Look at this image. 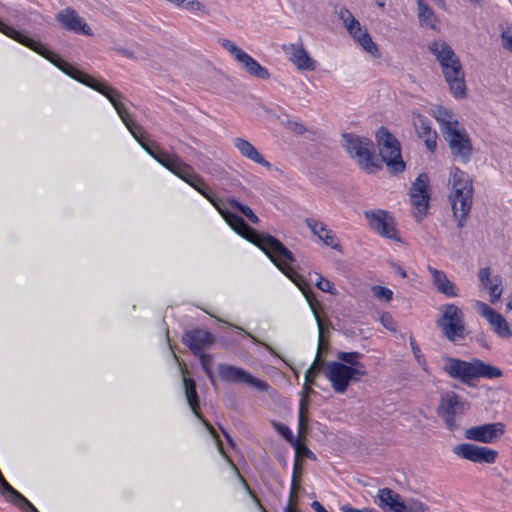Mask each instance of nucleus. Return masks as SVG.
I'll list each match as a JSON object with an SVG mask.
<instances>
[{"instance_id": "nucleus-1", "label": "nucleus", "mask_w": 512, "mask_h": 512, "mask_svg": "<svg viewBox=\"0 0 512 512\" xmlns=\"http://www.w3.org/2000/svg\"><path fill=\"white\" fill-rule=\"evenodd\" d=\"M0 32L38 53L71 78L104 95L113 105L117 114L132 136L151 157L199 192L214 206L215 209L220 205L223 200L216 197L205 183L204 179L195 172L191 165L185 163L177 154H169L161 151L157 144L150 143L143 139L141 126L132 120L121 101L123 96L117 90L109 87L104 82H100L90 75L79 71L68 62L62 60L58 54L47 49L41 42L28 37L13 27L5 24L1 20Z\"/></svg>"}, {"instance_id": "nucleus-2", "label": "nucleus", "mask_w": 512, "mask_h": 512, "mask_svg": "<svg viewBox=\"0 0 512 512\" xmlns=\"http://www.w3.org/2000/svg\"><path fill=\"white\" fill-rule=\"evenodd\" d=\"M216 210L236 233L257 245L275 266L299 287L309 302L320 325L319 317L313 305V292L310 290L303 277L297 274L290 266V264L295 262L292 252L274 236L270 234H260L251 228L242 217L230 212L224 201L220 203Z\"/></svg>"}, {"instance_id": "nucleus-3", "label": "nucleus", "mask_w": 512, "mask_h": 512, "mask_svg": "<svg viewBox=\"0 0 512 512\" xmlns=\"http://www.w3.org/2000/svg\"><path fill=\"white\" fill-rule=\"evenodd\" d=\"M428 50L439 63L453 97L466 98L465 73L461 61L452 47L446 41L439 39L429 43Z\"/></svg>"}, {"instance_id": "nucleus-4", "label": "nucleus", "mask_w": 512, "mask_h": 512, "mask_svg": "<svg viewBox=\"0 0 512 512\" xmlns=\"http://www.w3.org/2000/svg\"><path fill=\"white\" fill-rule=\"evenodd\" d=\"M443 371L453 379H458L464 384H470L473 379H494L502 376V371L480 359L464 361L453 357H445Z\"/></svg>"}, {"instance_id": "nucleus-5", "label": "nucleus", "mask_w": 512, "mask_h": 512, "mask_svg": "<svg viewBox=\"0 0 512 512\" xmlns=\"http://www.w3.org/2000/svg\"><path fill=\"white\" fill-rule=\"evenodd\" d=\"M452 192L450 201L455 218L458 219V227L462 228L472 206L473 186L470 176L458 167H453L450 172Z\"/></svg>"}, {"instance_id": "nucleus-6", "label": "nucleus", "mask_w": 512, "mask_h": 512, "mask_svg": "<svg viewBox=\"0 0 512 512\" xmlns=\"http://www.w3.org/2000/svg\"><path fill=\"white\" fill-rule=\"evenodd\" d=\"M342 139L346 152L363 170L372 173L379 168L374 158V144L370 139L353 133H344Z\"/></svg>"}, {"instance_id": "nucleus-7", "label": "nucleus", "mask_w": 512, "mask_h": 512, "mask_svg": "<svg viewBox=\"0 0 512 512\" xmlns=\"http://www.w3.org/2000/svg\"><path fill=\"white\" fill-rule=\"evenodd\" d=\"M379 155L392 174H398L405 170L406 164L401 156V145L389 130L381 126L376 133Z\"/></svg>"}, {"instance_id": "nucleus-8", "label": "nucleus", "mask_w": 512, "mask_h": 512, "mask_svg": "<svg viewBox=\"0 0 512 512\" xmlns=\"http://www.w3.org/2000/svg\"><path fill=\"white\" fill-rule=\"evenodd\" d=\"M441 315L436 324L443 336L453 343H460L466 337L464 313L455 304H445L440 308Z\"/></svg>"}, {"instance_id": "nucleus-9", "label": "nucleus", "mask_w": 512, "mask_h": 512, "mask_svg": "<svg viewBox=\"0 0 512 512\" xmlns=\"http://www.w3.org/2000/svg\"><path fill=\"white\" fill-rule=\"evenodd\" d=\"M469 408L470 405L465 399L453 391H448L441 396L436 412L445 427L453 432L459 428L458 420Z\"/></svg>"}, {"instance_id": "nucleus-10", "label": "nucleus", "mask_w": 512, "mask_h": 512, "mask_svg": "<svg viewBox=\"0 0 512 512\" xmlns=\"http://www.w3.org/2000/svg\"><path fill=\"white\" fill-rule=\"evenodd\" d=\"M338 17L342 20L349 34L366 52L370 53L375 58L380 57L378 47L373 42L368 31L361 26L360 22L347 8L341 7L338 12Z\"/></svg>"}, {"instance_id": "nucleus-11", "label": "nucleus", "mask_w": 512, "mask_h": 512, "mask_svg": "<svg viewBox=\"0 0 512 512\" xmlns=\"http://www.w3.org/2000/svg\"><path fill=\"white\" fill-rule=\"evenodd\" d=\"M325 377L330 381L333 390L339 394L345 393L351 382H357L362 378L358 370L337 361H329Z\"/></svg>"}, {"instance_id": "nucleus-12", "label": "nucleus", "mask_w": 512, "mask_h": 512, "mask_svg": "<svg viewBox=\"0 0 512 512\" xmlns=\"http://www.w3.org/2000/svg\"><path fill=\"white\" fill-rule=\"evenodd\" d=\"M452 156L463 164L472 157L473 146L469 134L464 127H457L443 135Z\"/></svg>"}, {"instance_id": "nucleus-13", "label": "nucleus", "mask_w": 512, "mask_h": 512, "mask_svg": "<svg viewBox=\"0 0 512 512\" xmlns=\"http://www.w3.org/2000/svg\"><path fill=\"white\" fill-rule=\"evenodd\" d=\"M218 374L224 382L245 383L261 392H267L269 389V385L265 381L255 378L244 369L230 364H219Z\"/></svg>"}, {"instance_id": "nucleus-14", "label": "nucleus", "mask_w": 512, "mask_h": 512, "mask_svg": "<svg viewBox=\"0 0 512 512\" xmlns=\"http://www.w3.org/2000/svg\"><path fill=\"white\" fill-rule=\"evenodd\" d=\"M452 452L459 458L471 461L473 463H495L498 452L486 446H477L472 443L457 444L452 448Z\"/></svg>"}, {"instance_id": "nucleus-15", "label": "nucleus", "mask_w": 512, "mask_h": 512, "mask_svg": "<svg viewBox=\"0 0 512 512\" xmlns=\"http://www.w3.org/2000/svg\"><path fill=\"white\" fill-rule=\"evenodd\" d=\"M364 216L372 230L380 236L398 241L397 232L392 217L384 210L374 209L364 211Z\"/></svg>"}, {"instance_id": "nucleus-16", "label": "nucleus", "mask_w": 512, "mask_h": 512, "mask_svg": "<svg viewBox=\"0 0 512 512\" xmlns=\"http://www.w3.org/2000/svg\"><path fill=\"white\" fill-rule=\"evenodd\" d=\"M504 433L505 425L502 422H494L470 427L465 430L464 437L470 441L491 444L500 439Z\"/></svg>"}, {"instance_id": "nucleus-17", "label": "nucleus", "mask_w": 512, "mask_h": 512, "mask_svg": "<svg viewBox=\"0 0 512 512\" xmlns=\"http://www.w3.org/2000/svg\"><path fill=\"white\" fill-rule=\"evenodd\" d=\"M429 177L425 173L417 176L412 183L409 191L412 206L422 216L427 214L429 208L430 195L428 193Z\"/></svg>"}, {"instance_id": "nucleus-18", "label": "nucleus", "mask_w": 512, "mask_h": 512, "mask_svg": "<svg viewBox=\"0 0 512 512\" xmlns=\"http://www.w3.org/2000/svg\"><path fill=\"white\" fill-rule=\"evenodd\" d=\"M475 309L490 324L494 333L500 338L507 339L512 336L509 323L496 310L482 301L475 302Z\"/></svg>"}, {"instance_id": "nucleus-19", "label": "nucleus", "mask_w": 512, "mask_h": 512, "mask_svg": "<svg viewBox=\"0 0 512 512\" xmlns=\"http://www.w3.org/2000/svg\"><path fill=\"white\" fill-rule=\"evenodd\" d=\"M282 50L297 69L312 71L316 68V62L308 55L302 43L284 44Z\"/></svg>"}, {"instance_id": "nucleus-20", "label": "nucleus", "mask_w": 512, "mask_h": 512, "mask_svg": "<svg viewBox=\"0 0 512 512\" xmlns=\"http://www.w3.org/2000/svg\"><path fill=\"white\" fill-rule=\"evenodd\" d=\"M182 342L194 355H200L204 348L214 343V336L204 329H192L184 333Z\"/></svg>"}, {"instance_id": "nucleus-21", "label": "nucleus", "mask_w": 512, "mask_h": 512, "mask_svg": "<svg viewBox=\"0 0 512 512\" xmlns=\"http://www.w3.org/2000/svg\"><path fill=\"white\" fill-rule=\"evenodd\" d=\"M479 281L484 289L489 290L490 302L492 304L498 302L503 292L501 277L499 275L491 277V269L484 267L479 271Z\"/></svg>"}, {"instance_id": "nucleus-22", "label": "nucleus", "mask_w": 512, "mask_h": 512, "mask_svg": "<svg viewBox=\"0 0 512 512\" xmlns=\"http://www.w3.org/2000/svg\"><path fill=\"white\" fill-rule=\"evenodd\" d=\"M374 501L385 512H403L404 510V502L401 501L400 495L390 488L379 489Z\"/></svg>"}, {"instance_id": "nucleus-23", "label": "nucleus", "mask_w": 512, "mask_h": 512, "mask_svg": "<svg viewBox=\"0 0 512 512\" xmlns=\"http://www.w3.org/2000/svg\"><path fill=\"white\" fill-rule=\"evenodd\" d=\"M56 19L70 31L91 35L90 28L78 16L76 11L71 8H66L60 11L56 16Z\"/></svg>"}, {"instance_id": "nucleus-24", "label": "nucleus", "mask_w": 512, "mask_h": 512, "mask_svg": "<svg viewBox=\"0 0 512 512\" xmlns=\"http://www.w3.org/2000/svg\"><path fill=\"white\" fill-rule=\"evenodd\" d=\"M305 223L307 227L310 228L312 233L316 235L321 241H323L325 245L335 250L340 249V244L334 232L328 229L323 222L317 221L312 218H307L305 220Z\"/></svg>"}, {"instance_id": "nucleus-25", "label": "nucleus", "mask_w": 512, "mask_h": 512, "mask_svg": "<svg viewBox=\"0 0 512 512\" xmlns=\"http://www.w3.org/2000/svg\"><path fill=\"white\" fill-rule=\"evenodd\" d=\"M233 145L243 157L262 165L267 169H271V163L267 161L249 141L237 137L233 140Z\"/></svg>"}, {"instance_id": "nucleus-26", "label": "nucleus", "mask_w": 512, "mask_h": 512, "mask_svg": "<svg viewBox=\"0 0 512 512\" xmlns=\"http://www.w3.org/2000/svg\"><path fill=\"white\" fill-rule=\"evenodd\" d=\"M427 269L431 275L433 286L439 293L447 297H456L458 295L455 284L448 279L444 271L431 266H428Z\"/></svg>"}, {"instance_id": "nucleus-27", "label": "nucleus", "mask_w": 512, "mask_h": 512, "mask_svg": "<svg viewBox=\"0 0 512 512\" xmlns=\"http://www.w3.org/2000/svg\"><path fill=\"white\" fill-rule=\"evenodd\" d=\"M415 128L418 136L424 140L427 149L430 152H434L437 144V134L431 128L430 121L424 116H419L415 122Z\"/></svg>"}, {"instance_id": "nucleus-28", "label": "nucleus", "mask_w": 512, "mask_h": 512, "mask_svg": "<svg viewBox=\"0 0 512 512\" xmlns=\"http://www.w3.org/2000/svg\"><path fill=\"white\" fill-rule=\"evenodd\" d=\"M433 116L439 123L443 135L459 127V122L454 117L453 113L443 106H436L433 109Z\"/></svg>"}, {"instance_id": "nucleus-29", "label": "nucleus", "mask_w": 512, "mask_h": 512, "mask_svg": "<svg viewBox=\"0 0 512 512\" xmlns=\"http://www.w3.org/2000/svg\"><path fill=\"white\" fill-rule=\"evenodd\" d=\"M241 64V68L245 70L249 75L266 80L270 77L269 71L261 66L254 58H252L246 52L238 61Z\"/></svg>"}, {"instance_id": "nucleus-30", "label": "nucleus", "mask_w": 512, "mask_h": 512, "mask_svg": "<svg viewBox=\"0 0 512 512\" xmlns=\"http://www.w3.org/2000/svg\"><path fill=\"white\" fill-rule=\"evenodd\" d=\"M310 393H314L311 385L305 387L303 385V393L299 402V410H298V433L299 435H303L306 433L307 422H308V406H309V398L308 395Z\"/></svg>"}, {"instance_id": "nucleus-31", "label": "nucleus", "mask_w": 512, "mask_h": 512, "mask_svg": "<svg viewBox=\"0 0 512 512\" xmlns=\"http://www.w3.org/2000/svg\"><path fill=\"white\" fill-rule=\"evenodd\" d=\"M362 354L356 351L353 352H344L340 351L337 353V362L344 363L345 365H348L352 367L353 369H356L359 371V375L364 377L367 375L366 366L359 361L360 358H362Z\"/></svg>"}, {"instance_id": "nucleus-32", "label": "nucleus", "mask_w": 512, "mask_h": 512, "mask_svg": "<svg viewBox=\"0 0 512 512\" xmlns=\"http://www.w3.org/2000/svg\"><path fill=\"white\" fill-rule=\"evenodd\" d=\"M183 383H184V390H185V396L187 399V402L189 404L190 409L192 412L197 416L199 419H201V415L199 413V398L196 391V383L191 378L183 377Z\"/></svg>"}, {"instance_id": "nucleus-33", "label": "nucleus", "mask_w": 512, "mask_h": 512, "mask_svg": "<svg viewBox=\"0 0 512 512\" xmlns=\"http://www.w3.org/2000/svg\"><path fill=\"white\" fill-rule=\"evenodd\" d=\"M418 19L421 26L436 28L437 17L424 0H417Z\"/></svg>"}, {"instance_id": "nucleus-34", "label": "nucleus", "mask_w": 512, "mask_h": 512, "mask_svg": "<svg viewBox=\"0 0 512 512\" xmlns=\"http://www.w3.org/2000/svg\"><path fill=\"white\" fill-rule=\"evenodd\" d=\"M205 426L207 427V429L209 430V432L212 434V436L214 438H216V440L218 441V446H219V450L221 452V454L229 461L230 465L232 466V468L235 470V472L237 473V477L238 479L240 480L242 486L244 487V489L247 491V493L253 498V500L255 501V503L261 508L263 509L261 503H260V500L257 498V496L254 494V492L250 489V487L248 486L247 482L245 481V479L240 475V473L238 472V469L237 467L235 466V464L232 462L231 459L228 458V456L225 454L223 448H222V445L220 443V441L218 440L217 438V434H216V431L215 429L211 426V424H209L208 422L206 421H203Z\"/></svg>"}, {"instance_id": "nucleus-35", "label": "nucleus", "mask_w": 512, "mask_h": 512, "mask_svg": "<svg viewBox=\"0 0 512 512\" xmlns=\"http://www.w3.org/2000/svg\"><path fill=\"white\" fill-rule=\"evenodd\" d=\"M168 2L176 5L179 8L186 9L194 14H208L205 5L197 0H167Z\"/></svg>"}, {"instance_id": "nucleus-36", "label": "nucleus", "mask_w": 512, "mask_h": 512, "mask_svg": "<svg viewBox=\"0 0 512 512\" xmlns=\"http://www.w3.org/2000/svg\"><path fill=\"white\" fill-rule=\"evenodd\" d=\"M230 207L237 209L239 212H241L251 223L258 224L259 218L258 216L253 212V210L242 203H240L238 200L234 198H229L226 202Z\"/></svg>"}, {"instance_id": "nucleus-37", "label": "nucleus", "mask_w": 512, "mask_h": 512, "mask_svg": "<svg viewBox=\"0 0 512 512\" xmlns=\"http://www.w3.org/2000/svg\"><path fill=\"white\" fill-rule=\"evenodd\" d=\"M272 426L287 442H289L295 448V450H299L300 441L295 439L292 431L287 425L277 421H272Z\"/></svg>"}, {"instance_id": "nucleus-38", "label": "nucleus", "mask_w": 512, "mask_h": 512, "mask_svg": "<svg viewBox=\"0 0 512 512\" xmlns=\"http://www.w3.org/2000/svg\"><path fill=\"white\" fill-rule=\"evenodd\" d=\"M220 43L237 61L244 55L245 51L228 39H221Z\"/></svg>"}, {"instance_id": "nucleus-39", "label": "nucleus", "mask_w": 512, "mask_h": 512, "mask_svg": "<svg viewBox=\"0 0 512 512\" xmlns=\"http://www.w3.org/2000/svg\"><path fill=\"white\" fill-rule=\"evenodd\" d=\"M372 292H373L374 297H376L377 299L384 301V302L391 301L392 297H393L392 290H390L389 288L383 287V286H378V285L373 286Z\"/></svg>"}, {"instance_id": "nucleus-40", "label": "nucleus", "mask_w": 512, "mask_h": 512, "mask_svg": "<svg viewBox=\"0 0 512 512\" xmlns=\"http://www.w3.org/2000/svg\"><path fill=\"white\" fill-rule=\"evenodd\" d=\"M199 357L202 369L206 373V375L209 377L211 381H213L214 375L212 372V356L209 354H206L205 352H202L200 355H196Z\"/></svg>"}, {"instance_id": "nucleus-41", "label": "nucleus", "mask_w": 512, "mask_h": 512, "mask_svg": "<svg viewBox=\"0 0 512 512\" xmlns=\"http://www.w3.org/2000/svg\"><path fill=\"white\" fill-rule=\"evenodd\" d=\"M315 275L317 276L315 285L319 290L330 293L332 295L336 294V290L333 288L332 283L328 279L322 277L318 273H315Z\"/></svg>"}, {"instance_id": "nucleus-42", "label": "nucleus", "mask_w": 512, "mask_h": 512, "mask_svg": "<svg viewBox=\"0 0 512 512\" xmlns=\"http://www.w3.org/2000/svg\"><path fill=\"white\" fill-rule=\"evenodd\" d=\"M328 363H329V361H325L320 358V355L318 352L313 363L307 370L313 372L315 375H318L320 372H322L325 375V371H326V368L328 367Z\"/></svg>"}, {"instance_id": "nucleus-43", "label": "nucleus", "mask_w": 512, "mask_h": 512, "mask_svg": "<svg viewBox=\"0 0 512 512\" xmlns=\"http://www.w3.org/2000/svg\"><path fill=\"white\" fill-rule=\"evenodd\" d=\"M228 325L233 327L234 329H236L237 333L244 334L247 337H249L253 341V343H257V344L263 345L266 348V350L269 351L271 354H276L274 349L271 346H269L266 343L261 342L258 338H256L254 335H252L251 333H249L246 330H244L242 327L234 325V324H230V323H228Z\"/></svg>"}, {"instance_id": "nucleus-44", "label": "nucleus", "mask_w": 512, "mask_h": 512, "mask_svg": "<svg viewBox=\"0 0 512 512\" xmlns=\"http://www.w3.org/2000/svg\"><path fill=\"white\" fill-rule=\"evenodd\" d=\"M502 45L512 52V26H508L501 34Z\"/></svg>"}, {"instance_id": "nucleus-45", "label": "nucleus", "mask_w": 512, "mask_h": 512, "mask_svg": "<svg viewBox=\"0 0 512 512\" xmlns=\"http://www.w3.org/2000/svg\"><path fill=\"white\" fill-rule=\"evenodd\" d=\"M382 325L389 331H396V324L389 313H384L380 317Z\"/></svg>"}, {"instance_id": "nucleus-46", "label": "nucleus", "mask_w": 512, "mask_h": 512, "mask_svg": "<svg viewBox=\"0 0 512 512\" xmlns=\"http://www.w3.org/2000/svg\"><path fill=\"white\" fill-rule=\"evenodd\" d=\"M410 344H411V348H412L413 354H414L417 362L422 366L426 365L424 356H423L419 346L416 344V342L412 338L410 339Z\"/></svg>"}, {"instance_id": "nucleus-47", "label": "nucleus", "mask_w": 512, "mask_h": 512, "mask_svg": "<svg viewBox=\"0 0 512 512\" xmlns=\"http://www.w3.org/2000/svg\"><path fill=\"white\" fill-rule=\"evenodd\" d=\"M299 487V475H295V473H292L290 486V502H292L297 497V491Z\"/></svg>"}, {"instance_id": "nucleus-48", "label": "nucleus", "mask_w": 512, "mask_h": 512, "mask_svg": "<svg viewBox=\"0 0 512 512\" xmlns=\"http://www.w3.org/2000/svg\"><path fill=\"white\" fill-rule=\"evenodd\" d=\"M317 377V375H315L313 372L309 371V370H306L305 374H304V384H305V387H307L308 385H311V386H316V382H315V378Z\"/></svg>"}, {"instance_id": "nucleus-49", "label": "nucleus", "mask_w": 512, "mask_h": 512, "mask_svg": "<svg viewBox=\"0 0 512 512\" xmlns=\"http://www.w3.org/2000/svg\"><path fill=\"white\" fill-rule=\"evenodd\" d=\"M300 455H302L308 459H311V460L316 459L315 454L307 446H305L302 443H300Z\"/></svg>"}, {"instance_id": "nucleus-50", "label": "nucleus", "mask_w": 512, "mask_h": 512, "mask_svg": "<svg viewBox=\"0 0 512 512\" xmlns=\"http://www.w3.org/2000/svg\"><path fill=\"white\" fill-rule=\"evenodd\" d=\"M341 510H342V512H375L376 511L373 508L357 509L350 505H343Z\"/></svg>"}, {"instance_id": "nucleus-51", "label": "nucleus", "mask_w": 512, "mask_h": 512, "mask_svg": "<svg viewBox=\"0 0 512 512\" xmlns=\"http://www.w3.org/2000/svg\"><path fill=\"white\" fill-rule=\"evenodd\" d=\"M300 469H301V463H300V449H299V450H295L293 473H295V475H299Z\"/></svg>"}, {"instance_id": "nucleus-52", "label": "nucleus", "mask_w": 512, "mask_h": 512, "mask_svg": "<svg viewBox=\"0 0 512 512\" xmlns=\"http://www.w3.org/2000/svg\"><path fill=\"white\" fill-rule=\"evenodd\" d=\"M311 507L315 512H328L319 501H313Z\"/></svg>"}, {"instance_id": "nucleus-53", "label": "nucleus", "mask_w": 512, "mask_h": 512, "mask_svg": "<svg viewBox=\"0 0 512 512\" xmlns=\"http://www.w3.org/2000/svg\"><path fill=\"white\" fill-rule=\"evenodd\" d=\"M392 268L395 273L399 274L402 278L407 277L406 271L399 265L392 263Z\"/></svg>"}, {"instance_id": "nucleus-54", "label": "nucleus", "mask_w": 512, "mask_h": 512, "mask_svg": "<svg viewBox=\"0 0 512 512\" xmlns=\"http://www.w3.org/2000/svg\"><path fill=\"white\" fill-rule=\"evenodd\" d=\"M225 439L227 440L228 444L231 446V447H235V442L234 440L232 439V437L229 435V433L222 427V426H219Z\"/></svg>"}, {"instance_id": "nucleus-55", "label": "nucleus", "mask_w": 512, "mask_h": 512, "mask_svg": "<svg viewBox=\"0 0 512 512\" xmlns=\"http://www.w3.org/2000/svg\"><path fill=\"white\" fill-rule=\"evenodd\" d=\"M477 342H478L481 346H483V347H485V348H489V345H488V343H487V341H486V337H485L483 334H481V335H478V336H477Z\"/></svg>"}, {"instance_id": "nucleus-56", "label": "nucleus", "mask_w": 512, "mask_h": 512, "mask_svg": "<svg viewBox=\"0 0 512 512\" xmlns=\"http://www.w3.org/2000/svg\"><path fill=\"white\" fill-rule=\"evenodd\" d=\"M295 131H297L298 133H303L306 129L305 127L302 125V124H298V123H295Z\"/></svg>"}, {"instance_id": "nucleus-57", "label": "nucleus", "mask_w": 512, "mask_h": 512, "mask_svg": "<svg viewBox=\"0 0 512 512\" xmlns=\"http://www.w3.org/2000/svg\"><path fill=\"white\" fill-rule=\"evenodd\" d=\"M284 512H302L300 510H297V509H294L291 504L287 505L285 508H284Z\"/></svg>"}, {"instance_id": "nucleus-58", "label": "nucleus", "mask_w": 512, "mask_h": 512, "mask_svg": "<svg viewBox=\"0 0 512 512\" xmlns=\"http://www.w3.org/2000/svg\"><path fill=\"white\" fill-rule=\"evenodd\" d=\"M506 309L511 311L512 310V295L508 297L507 303H506Z\"/></svg>"}, {"instance_id": "nucleus-59", "label": "nucleus", "mask_w": 512, "mask_h": 512, "mask_svg": "<svg viewBox=\"0 0 512 512\" xmlns=\"http://www.w3.org/2000/svg\"><path fill=\"white\" fill-rule=\"evenodd\" d=\"M377 5L379 7H384L385 3H384V1H377Z\"/></svg>"}]
</instances>
